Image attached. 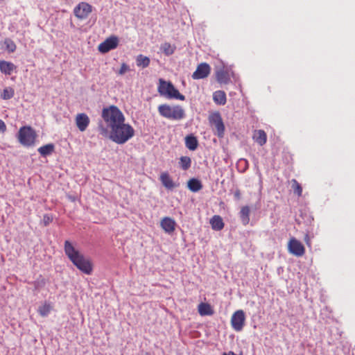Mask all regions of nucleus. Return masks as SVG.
Masks as SVG:
<instances>
[{"instance_id":"obj_1","label":"nucleus","mask_w":355,"mask_h":355,"mask_svg":"<svg viewBox=\"0 0 355 355\" xmlns=\"http://www.w3.org/2000/svg\"><path fill=\"white\" fill-rule=\"evenodd\" d=\"M64 250L69 259L78 270L86 275L92 274L93 271L92 261L76 249L70 241H65Z\"/></svg>"},{"instance_id":"obj_2","label":"nucleus","mask_w":355,"mask_h":355,"mask_svg":"<svg viewBox=\"0 0 355 355\" xmlns=\"http://www.w3.org/2000/svg\"><path fill=\"white\" fill-rule=\"evenodd\" d=\"M135 135L134 128L123 121L110 130V138L118 144H123Z\"/></svg>"},{"instance_id":"obj_3","label":"nucleus","mask_w":355,"mask_h":355,"mask_svg":"<svg viewBox=\"0 0 355 355\" xmlns=\"http://www.w3.org/2000/svg\"><path fill=\"white\" fill-rule=\"evenodd\" d=\"M101 116L110 130L125 121L124 114L116 105L104 107Z\"/></svg>"},{"instance_id":"obj_4","label":"nucleus","mask_w":355,"mask_h":355,"mask_svg":"<svg viewBox=\"0 0 355 355\" xmlns=\"http://www.w3.org/2000/svg\"><path fill=\"white\" fill-rule=\"evenodd\" d=\"M157 110L162 116L170 120H182L186 116L184 110L179 105L162 104L158 106Z\"/></svg>"},{"instance_id":"obj_5","label":"nucleus","mask_w":355,"mask_h":355,"mask_svg":"<svg viewBox=\"0 0 355 355\" xmlns=\"http://www.w3.org/2000/svg\"><path fill=\"white\" fill-rule=\"evenodd\" d=\"M157 90L161 96L167 98H175L180 101L185 100V96L181 94L170 81H166L160 78Z\"/></svg>"},{"instance_id":"obj_6","label":"nucleus","mask_w":355,"mask_h":355,"mask_svg":"<svg viewBox=\"0 0 355 355\" xmlns=\"http://www.w3.org/2000/svg\"><path fill=\"white\" fill-rule=\"evenodd\" d=\"M37 134L31 126H23L19 128L17 139L19 142L24 146H31L35 144Z\"/></svg>"},{"instance_id":"obj_7","label":"nucleus","mask_w":355,"mask_h":355,"mask_svg":"<svg viewBox=\"0 0 355 355\" xmlns=\"http://www.w3.org/2000/svg\"><path fill=\"white\" fill-rule=\"evenodd\" d=\"M245 314L243 310L240 309L234 312L230 320L232 329L237 332L241 331L245 326Z\"/></svg>"},{"instance_id":"obj_8","label":"nucleus","mask_w":355,"mask_h":355,"mask_svg":"<svg viewBox=\"0 0 355 355\" xmlns=\"http://www.w3.org/2000/svg\"><path fill=\"white\" fill-rule=\"evenodd\" d=\"M92 12V6L87 2H80L73 9V14L78 19L83 20L88 17Z\"/></svg>"},{"instance_id":"obj_9","label":"nucleus","mask_w":355,"mask_h":355,"mask_svg":"<svg viewBox=\"0 0 355 355\" xmlns=\"http://www.w3.org/2000/svg\"><path fill=\"white\" fill-rule=\"evenodd\" d=\"M209 121L211 125H214L216 130V135L220 138L223 137L225 132V125L220 113L211 114L209 117Z\"/></svg>"},{"instance_id":"obj_10","label":"nucleus","mask_w":355,"mask_h":355,"mask_svg":"<svg viewBox=\"0 0 355 355\" xmlns=\"http://www.w3.org/2000/svg\"><path fill=\"white\" fill-rule=\"evenodd\" d=\"M119 38L116 36H110L98 45V50L102 53H107L115 49L119 45Z\"/></svg>"},{"instance_id":"obj_11","label":"nucleus","mask_w":355,"mask_h":355,"mask_svg":"<svg viewBox=\"0 0 355 355\" xmlns=\"http://www.w3.org/2000/svg\"><path fill=\"white\" fill-rule=\"evenodd\" d=\"M289 252L296 257H302L305 253V248L302 243L295 238H291L288 243Z\"/></svg>"},{"instance_id":"obj_12","label":"nucleus","mask_w":355,"mask_h":355,"mask_svg":"<svg viewBox=\"0 0 355 355\" xmlns=\"http://www.w3.org/2000/svg\"><path fill=\"white\" fill-rule=\"evenodd\" d=\"M210 72V66L206 62H202L198 65L196 71L192 74V78L194 80L203 79L207 78Z\"/></svg>"},{"instance_id":"obj_13","label":"nucleus","mask_w":355,"mask_h":355,"mask_svg":"<svg viewBox=\"0 0 355 355\" xmlns=\"http://www.w3.org/2000/svg\"><path fill=\"white\" fill-rule=\"evenodd\" d=\"M75 122L78 129L80 132H84L89 126L90 119L86 114L80 113L76 116Z\"/></svg>"},{"instance_id":"obj_14","label":"nucleus","mask_w":355,"mask_h":355,"mask_svg":"<svg viewBox=\"0 0 355 355\" xmlns=\"http://www.w3.org/2000/svg\"><path fill=\"white\" fill-rule=\"evenodd\" d=\"M160 226L163 230L167 234H172L176 226V222L171 217H164L160 221Z\"/></svg>"},{"instance_id":"obj_15","label":"nucleus","mask_w":355,"mask_h":355,"mask_svg":"<svg viewBox=\"0 0 355 355\" xmlns=\"http://www.w3.org/2000/svg\"><path fill=\"white\" fill-rule=\"evenodd\" d=\"M159 180L162 185L167 189L171 190L175 187V183L173 182L170 175L167 172L162 173L159 176Z\"/></svg>"},{"instance_id":"obj_16","label":"nucleus","mask_w":355,"mask_h":355,"mask_svg":"<svg viewBox=\"0 0 355 355\" xmlns=\"http://www.w3.org/2000/svg\"><path fill=\"white\" fill-rule=\"evenodd\" d=\"M15 69L16 66L13 63L5 60L0 61V71L1 73L10 75Z\"/></svg>"},{"instance_id":"obj_17","label":"nucleus","mask_w":355,"mask_h":355,"mask_svg":"<svg viewBox=\"0 0 355 355\" xmlns=\"http://www.w3.org/2000/svg\"><path fill=\"white\" fill-rule=\"evenodd\" d=\"M252 138L260 146L264 145L267 141V135L264 130H258L254 132Z\"/></svg>"},{"instance_id":"obj_18","label":"nucleus","mask_w":355,"mask_h":355,"mask_svg":"<svg viewBox=\"0 0 355 355\" xmlns=\"http://www.w3.org/2000/svg\"><path fill=\"white\" fill-rule=\"evenodd\" d=\"M210 224L211 228L216 231H220L224 227V223L223 218L218 215H214L210 219Z\"/></svg>"},{"instance_id":"obj_19","label":"nucleus","mask_w":355,"mask_h":355,"mask_svg":"<svg viewBox=\"0 0 355 355\" xmlns=\"http://www.w3.org/2000/svg\"><path fill=\"white\" fill-rule=\"evenodd\" d=\"M213 100L215 103L220 105H223L227 102L226 94L222 90H218L213 94Z\"/></svg>"},{"instance_id":"obj_20","label":"nucleus","mask_w":355,"mask_h":355,"mask_svg":"<svg viewBox=\"0 0 355 355\" xmlns=\"http://www.w3.org/2000/svg\"><path fill=\"white\" fill-rule=\"evenodd\" d=\"M198 311L200 315H211L214 314V310L211 306L208 303L201 302L198 306Z\"/></svg>"},{"instance_id":"obj_21","label":"nucleus","mask_w":355,"mask_h":355,"mask_svg":"<svg viewBox=\"0 0 355 355\" xmlns=\"http://www.w3.org/2000/svg\"><path fill=\"white\" fill-rule=\"evenodd\" d=\"M216 78L218 83L220 84H227L230 80L229 73L223 69L216 71Z\"/></svg>"},{"instance_id":"obj_22","label":"nucleus","mask_w":355,"mask_h":355,"mask_svg":"<svg viewBox=\"0 0 355 355\" xmlns=\"http://www.w3.org/2000/svg\"><path fill=\"white\" fill-rule=\"evenodd\" d=\"M250 209L248 206H243L241 207L240 211V218L244 225H248L250 222Z\"/></svg>"},{"instance_id":"obj_23","label":"nucleus","mask_w":355,"mask_h":355,"mask_svg":"<svg viewBox=\"0 0 355 355\" xmlns=\"http://www.w3.org/2000/svg\"><path fill=\"white\" fill-rule=\"evenodd\" d=\"M188 188L193 192H198L202 188L201 182L196 178H191L188 181Z\"/></svg>"},{"instance_id":"obj_24","label":"nucleus","mask_w":355,"mask_h":355,"mask_svg":"<svg viewBox=\"0 0 355 355\" xmlns=\"http://www.w3.org/2000/svg\"><path fill=\"white\" fill-rule=\"evenodd\" d=\"M185 145L189 150H195L198 147V142L196 137L189 135L185 138Z\"/></svg>"},{"instance_id":"obj_25","label":"nucleus","mask_w":355,"mask_h":355,"mask_svg":"<svg viewBox=\"0 0 355 355\" xmlns=\"http://www.w3.org/2000/svg\"><path fill=\"white\" fill-rule=\"evenodd\" d=\"M37 150L42 156L46 157L53 152L54 145L53 144H49L40 147Z\"/></svg>"},{"instance_id":"obj_26","label":"nucleus","mask_w":355,"mask_h":355,"mask_svg":"<svg viewBox=\"0 0 355 355\" xmlns=\"http://www.w3.org/2000/svg\"><path fill=\"white\" fill-rule=\"evenodd\" d=\"M150 60L147 56H144L141 54L137 55L136 58V63L138 67L146 68L149 66Z\"/></svg>"},{"instance_id":"obj_27","label":"nucleus","mask_w":355,"mask_h":355,"mask_svg":"<svg viewBox=\"0 0 355 355\" xmlns=\"http://www.w3.org/2000/svg\"><path fill=\"white\" fill-rule=\"evenodd\" d=\"M52 309V306L50 304L45 302L44 304L40 306L38 309V313L42 317H45L49 315Z\"/></svg>"},{"instance_id":"obj_28","label":"nucleus","mask_w":355,"mask_h":355,"mask_svg":"<svg viewBox=\"0 0 355 355\" xmlns=\"http://www.w3.org/2000/svg\"><path fill=\"white\" fill-rule=\"evenodd\" d=\"M161 49L166 55H170L174 53L175 46L171 45L170 43L165 42L162 45Z\"/></svg>"},{"instance_id":"obj_29","label":"nucleus","mask_w":355,"mask_h":355,"mask_svg":"<svg viewBox=\"0 0 355 355\" xmlns=\"http://www.w3.org/2000/svg\"><path fill=\"white\" fill-rule=\"evenodd\" d=\"M180 167L186 171L187 169H189L190 167H191V158L189 157H187V156H182L180 158Z\"/></svg>"},{"instance_id":"obj_30","label":"nucleus","mask_w":355,"mask_h":355,"mask_svg":"<svg viewBox=\"0 0 355 355\" xmlns=\"http://www.w3.org/2000/svg\"><path fill=\"white\" fill-rule=\"evenodd\" d=\"M291 184L293 192L296 193L299 197L301 196L302 193V188L300 183L295 179H293L291 180Z\"/></svg>"},{"instance_id":"obj_31","label":"nucleus","mask_w":355,"mask_h":355,"mask_svg":"<svg viewBox=\"0 0 355 355\" xmlns=\"http://www.w3.org/2000/svg\"><path fill=\"white\" fill-rule=\"evenodd\" d=\"M15 91L12 87H6L1 94V98L4 100H8L13 97Z\"/></svg>"},{"instance_id":"obj_32","label":"nucleus","mask_w":355,"mask_h":355,"mask_svg":"<svg viewBox=\"0 0 355 355\" xmlns=\"http://www.w3.org/2000/svg\"><path fill=\"white\" fill-rule=\"evenodd\" d=\"M4 44L6 46L7 50L9 52L12 53L16 50V44L12 40L8 38L6 39L4 41Z\"/></svg>"},{"instance_id":"obj_33","label":"nucleus","mask_w":355,"mask_h":355,"mask_svg":"<svg viewBox=\"0 0 355 355\" xmlns=\"http://www.w3.org/2000/svg\"><path fill=\"white\" fill-rule=\"evenodd\" d=\"M129 71H130V67L125 63H122L117 73L120 76H123V74H125L126 72H128Z\"/></svg>"},{"instance_id":"obj_34","label":"nucleus","mask_w":355,"mask_h":355,"mask_svg":"<svg viewBox=\"0 0 355 355\" xmlns=\"http://www.w3.org/2000/svg\"><path fill=\"white\" fill-rule=\"evenodd\" d=\"M53 221V217L49 214H44L43 216V223L44 226H47Z\"/></svg>"},{"instance_id":"obj_35","label":"nucleus","mask_w":355,"mask_h":355,"mask_svg":"<svg viewBox=\"0 0 355 355\" xmlns=\"http://www.w3.org/2000/svg\"><path fill=\"white\" fill-rule=\"evenodd\" d=\"M6 131V125L3 120L0 119V132H5Z\"/></svg>"},{"instance_id":"obj_36","label":"nucleus","mask_w":355,"mask_h":355,"mask_svg":"<svg viewBox=\"0 0 355 355\" xmlns=\"http://www.w3.org/2000/svg\"><path fill=\"white\" fill-rule=\"evenodd\" d=\"M99 131H100V134L103 136H106L107 134V130H106V128H105L102 125L99 126Z\"/></svg>"},{"instance_id":"obj_37","label":"nucleus","mask_w":355,"mask_h":355,"mask_svg":"<svg viewBox=\"0 0 355 355\" xmlns=\"http://www.w3.org/2000/svg\"><path fill=\"white\" fill-rule=\"evenodd\" d=\"M234 198L237 200L241 198V191L239 189H236L234 193Z\"/></svg>"},{"instance_id":"obj_38","label":"nucleus","mask_w":355,"mask_h":355,"mask_svg":"<svg viewBox=\"0 0 355 355\" xmlns=\"http://www.w3.org/2000/svg\"><path fill=\"white\" fill-rule=\"evenodd\" d=\"M222 355H236L234 352H224Z\"/></svg>"},{"instance_id":"obj_39","label":"nucleus","mask_w":355,"mask_h":355,"mask_svg":"<svg viewBox=\"0 0 355 355\" xmlns=\"http://www.w3.org/2000/svg\"><path fill=\"white\" fill-rule=\"evenodd\" d=\"M304 241L307 245H309V237L308 234L305 236Z\"/></svg>"}]
</instances>
